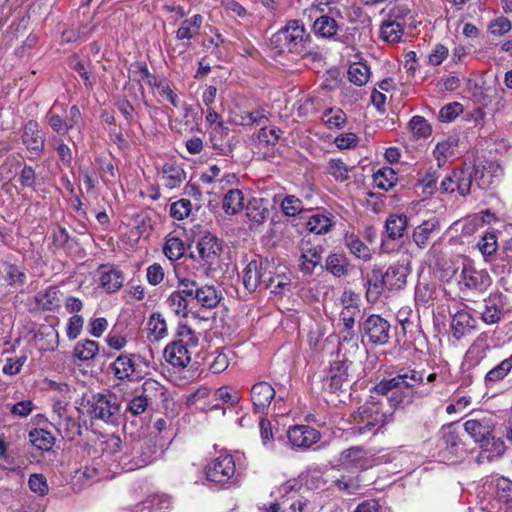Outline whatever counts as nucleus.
<instances>
[{
	"label": "nucleus",
	"instance_id": "nucleus-1",
	"mask_svg": "<svg viewBox=\"0 0 512 512\" xmlns=\"http://www.w3.org/2000/svg\"><path fill=\"white\" fill-rule=\"evenodd\" d=\"M399 382L400 391H394L388 397L391 407H398L403 402L413 403L428 397L432 393L431 387H424L425 370L401 369L396 375Z\"/></svg>",
	"mask_w": 512,
	"mask_h": 512
},
{
	"label": "nucleus",
	"instance_id": "nucleus-2",
	"mask_svg": "<svg viewBox=\"0 0 512 512\" xmlns=\"http://www.w3.org/2000/svg\"><path fill=\"white\" fill-rule=\"evenodd\" d=\"M310 35L306 32L304 24L300 20H290L270 39L272 50L277 54L294 53L306 55L307 43Z\"/></svg>",
	"mask_w": 512,
	"mask_h": 512
},
{
	"label": "nucleus",
	"instance_id": "nucleus-3",
	"mask_svg": "<svg viewBox=\"0 0 512 512\" xmlns=\"http://www.w3.org/2000/svg\"><path fill=\"white\" fill-rule=\"evenodd\" d=\"M354 423L351 434L354 436L371 437L393 420V413L381 411V403L377 401L366 402L353 416Z\"/></svg>",
	"mask_w": 512,
	"mask_h": 512
},
{
	"label": "nucleus",
	"instance_id": "nucleus-4",
	"mask_svg": "<svg viewBox=\"0 0 512 512\" xmlns=\"http://www.w3.org/2000/svg\"><path fill=\"white\" fill-rule=\"evenodd\" d=\"M206 479L221 487L238 485L240 474L236 471L235 460L230 454H221L205 468Z\"/></svg>",
	"mask_w": 512,
	"mask_h": 512
},
{
	"label": "nucleus",
	"instance_id": "nucleus-5",
	"mask_svg": "<svg viewBox=\"0 0 512 512\" xmlns=\"http://www.w3.org/2000/svg\"><path fill=\"white\" fill-rule=\"evenodd\" d=\"M81 405L92 419L106 423H115L121 413V405L113 394H93Z\"/></svg>",
	"mask_w": 512,
	"mask_h": 512
},
{
	"label": "nucleus",
	"instance_id": "nucleus-6",
	"mask_svg": "<svg viewBox=\"0 0 512 512\" xmlns=\"http://www.w3.org/2000/svg\"><path fill=\"white\" fill-rule=\"evenodd\" d=\"M362 343L372 346H384L389 343L391 325L378 314H370L359 321Z\"/></svg>",
	"mask_w": 512,
	"mask_h": 512
},
{
	"label": "nucleus",
	"instance_id": "nucleus-7",
	"mask_svg": "<svg viewBox=\"0 0 512 512\" xmlns=\"http://www.w3.org/2000/svg\"><path fill=\"white\" fill-rule=\"evenodd\" d=\"M148 362L139 354L122 353L112 363V371L118 380L139 381L143 378Z\"/></svg>",
	"mask_w": 512,
	"mask_h": 512
},
{
	"label": "nucleus",
	"instance_id": "nucleus-8",
	"mask_svg": "<svg viewBox=\"0 0 512 512\" xmlns=\"http://www.w3.org/2000/svg\"><path fill=\"white\" fill-rule=\"evenodd\" d=\"M274 264L267 259L251 261L243 271V284L247 291L255 292L257 288H264L269 274L273 273Z\"/></svg>",
	"mask_w": 512,
	"mask_h": 512
},
{
	"label": "nucleus",
	"instance_id": "nucleus-9",
	"mask_svg": "<svg viewBox=\"0 0 512 512\" xmlns=\"http://www.w3.org/2000/svg\"><path fill=\"white\" fill-rule=\"evenodd\" d=\"M202 24L203 17L200 14H195L192 17L183 20L176 31V39L183 43L177 46L167 44V52L170 55H174L176 53L180 55L185 53L187 48L191 45L190 41L199 35Z\"/></svg>",
	"mask_w": 512,
	"mask_h": 512
},
{
	"label": "nucleus",
	"instance_id": "nucleus-10",
	"mask_svg": "<svg viewBox=\"0 0 512 512\" xmlns=\"http://www.w3.org/2000/svg\"><path fill=\"white\" fill-rule=\"evenodd\" d=\"M189 291L192 292V302L203 308L213 309L223 298L222 292L213 284H202L194 278L185 277Z\"/></svg>",
	"mask_w": 512,
	"mask_h": 512
},
{
	"label": "nucleus",
	"instance_id": "nucleus-11",
	"mask_svg": "<svg viewBox=\"0 0 512 512\" xmlns=\"http://www.w3.org/2000/svg\"><path fill=\"white\" fill-rule=\"evenodd\" d=\"M486 509L488 512H508L512 509V481L504 477L494 480L493 496Z\"/></svg>",
	"mask_w": 512,
	"mask_h": 512
},
{
	"label": "nucleus",
	"instance_id": "nucleus-12",
	"mask_svg": "<svg viewBox=\"0 0 512 512\" xmlns=\"http://www.w3.org/2000/svg\"><path fill=\"white\" fill-rule=\"evenodd\" d=\"M351 365L352 362L348 359L334 361L330 366L328 376L324 380V388L335 393L349 386L352 381V376L349 373Z\"/></svg>",
	"mask_w": 512,
	"mask_h": 512
},
{
	"label": "nucleus",
	"instance_id": "nucleus-13",
	"mask_svg": "<svg viewBox=\"0 0 512 512\" xmlns=\"http://www.w3.org/2000/svg\"><path fill=\"white\" fill-rule=\"evenodd\" d=\"M438 447L440 454L447 461L454 462L458 458H462L464 455V445L459 434L448 427L442 430L441 437L438 441Z\"/></svg>",
	"mask_w": 512,
	"mask_h": 512
},
{
	"label": "nucleus",
	"instance_id": "nucleus-14",
	"mask_svg": "<svg viewBox=\"0 0 512 512\" xmlns=\"http://www.w3.org/2000/svg\"><path fill=\"white\" fill-rule=\"evenodd\" d=\"M459 284L461 291L466 289L482 292L490 286L491 278L485 270H477L473 266L464 265Z\"/></svg>",
	"mask_w": 512,
	"mask_h": 512
},
{
	"label": "nucleus",
	"instance_id": "nucleus-15",
	"mask_svg": "<svg viewBox=\"0 0 512 512\" xmlns=\"http://www.w3.org/2000/svg\"><path fill=\"white\" fill-rule=\"evenodd\" d=\"M367 469V451L361 446H353L343 450L339 456V471H355L361 473Z\"/></svg>",
	"mask_w": 512,
	"mask_h": 512
},
{
	"label": "nucleus",
	"instance_id": "nucleus-16",
	"mask_svg": "<svg viewBox=\"0 0 512 512\" xmlns=\"http://www.w3.org/2000/svg\"><path fill=\"white\" fill-rule=\"evenodd\" d=\"M191 302L192 292L189 291L186 278H180L177 289L168 296L166 304L177 316L186 317Z\"/></svg>",
	"mask_w": 512,
	"mask_h": 512
},
{
	"label": "nucleus",
	"instance_id": "nucleus-17",
	"mask_svg": "<svg viewBox=\"0 0 512 512\" xmlns=\"http://www.w3.org/2000/svg\"><path fill=\"white\" fill-rule=\"evenodd\" d=\"M292 448L308 449L320 440V432L308 425H295L287 431Z\"/></svg>",
	"mask_w": 512,
	"mask_h": 512
},
{
	"label": "nucleus",
	"instance_id": "nucleus-18",
	"mask_svg": "<svg viewBox=\"0 0 512 512\" xmlns=\"http://www.w3.org/2000/svg\"><path fill=\"white\" fill-rule=\"evenodd\" d=\"M22 142L27 150L34 156L39 157L44 151L45 135L35 120H29L23 127Z\"/></svg>",
	"mask_w": 512,
	"mask_h": 512
},
{
	"label": "nucleus",
	"instance_id": "nucleus-19",
	"mask_svg": "<svg viewBox=\"0 0 512 512\" xmlns=\"http://www.w3.org/2000/svg\"><path fill=\"white\" fill-rule=\"evenodd\" d=\"M124 273L115 266L101 265L98 269V284L107 294L119 291L124 284Z\"/></svg>",
	"mask_w": 512,
	"mask_h": 512
},
{
	"label": "nucleus",
	"instance_id": "nucleus-20",
	"mask_svg": "<svg viewBox=\"0 0 512 512\" xmlns=\"http://www.w3.org/2000/svg\"><path fill=\"white\" fill-rule=\"evenodd\" d=\"M342 19V10H329L328 15L317 16L313 25L315 34L322 38H333L338 31V21Z\"/></svg>",
	"mask_w": 512,
	"mask_h": 512
},
{
	"label": "nucleus",
	"instance_id": "nucleus-21",
	"mask_svg": "<svg viewBox=\"0 0 512 512\" xmlns=\"http://www.w3.org/2000/svg\"><path fill=\"white\" fill-rule=\"evenodd\" d=\"M275 389L265 381L254 384L251 388V401L257 413L265 414L271 401L275 398Z\"/></svg>",
	"mask_w": 512,
	"mask_h": 512
},
{
	"label": "nucleus",
	"instance_id": "nucleus-22",
	"mask_svg": "<svg viewBox=\"0 0 512 512\" xmlns=\"http://www.w3.org/2000/svg\"><path fill=\"white\" fill-rule=\"evenodd\" d=\"M465 431L474 439L475 442L482 446L490 439L493 433V420L490 417L481 419H470L464 423Z\"/></svg>",
	"mask_w": 512,
	"mask_h": 512
},
{
	"label": "nucleus",
	"instance_id": "nucleus-23",
	"mask_svg": "<svg viewBox=\"0 0 512 512\" xmlns=\"http://www.w3.org/2000/svg\"><path fill=\"white\" fill-rule=\"evenodd\" d=\"M410 273L409 262H397L390 265L384 274L386 288L390 291L400 290L406 285L407 276Z\"/></svg>",
	"mask_w": 512,
	"mask_h": 512
},
{
	"label": "nucleus",
	"instance_id": "nucleus-24",
	"mask_svg": "<svg viewBox=\"0 0 512 512\" xmlns=\"http://www.w3.org/2000/svg\"><path fill=\"white\" fill-rule=\"evenodd\" d=\"M196 249L199 258L205 261L206 264L212 265L220 256L222 245L216 236L212 234H206L199 239L196 245Z\"/></svg>",
	"mask_w": 512,
	"mask_h": 512
},
{
	"label": "nucleus",
	"instance_id": "nucleus-25",
	"mask_svg": "<svg viewBox=\"0 0 512 512\" xmlns=\"http://www.w3.org/2000/svg\"><path fill=\"white\" fill-rule=\"evenodd\" d=\"M189 349L185 344L173 341L165 347L164 358L174 368L183 369L191 361Z\"/></svg>",
	"mask_w": 512,
	"mask_h": 512
},
{
	"label": "nucleus",
	"instance_id": "nucleus-26",
	"mask_svg": "<svg viewBox=\"0 0 512 512\" xmlns=\"http://www.w3.org/2000/svg\"><path fill=\"white\" fill-rule=\"evenodd\" d=\"M440 230L441 224L439 218L432 217L423 221L421 224L414 228L412 239L417 247L424 249L428 245L430 238L433 235L439 233Z\"/></svg>",
	"mask_w": 512,
	"mask_h": 512
},
{
	"label": "nucleus",
	"instance_id": "nucleus-27",
	"mask_svg": "<svg viewBox=\"0 0 512 512\" xmlns=\"http://www.w3.org/2000/svg\"><path fill=\"white\" fill-rule=\"evenodd\" d=\"M476 326V319L465 310L457 311L452 316L450 324L452 336L457 340H460L464 336L470 334L476 329Z\"/></svg>",
	"mask_w": 512,
	"mask_h": 512
},
{
	"label": "nucleus",
	"instance_id": "nucleus-28",
	"mask_svg": "<svg viewBox=\"0 0 512 512\" xmlns=\"http://www.w3.org/2000/svg\"><path fill=\"white\" fill-rule=\"evenodd\" d=\"M26 282L25 272L15 264L0 260V285L11 287L23 286Z\"/></svg>",
	"mask_w": 512,
	"mask_h": 512
},
{
	"label": "nucleus",
	"instance_id": "nucleus-29",
	"mask_svg": "<svg viewBox=\"0 0 512 512\" xmlns=\"http://www.w3.org/2000/svg\"><path fill=\"white\" fill-rule=\"evenodd\" d=\"M365 286L367 287V300L372 303L376 302L386 288L383 271L379 268L372 269L367 274Z\"/></svg>",
	"mask_w": 512,
	"mask_h": 512
},
{
	"label": "nucleus",
	"instance_id": "nucleus-30",
	"mask_svg": "<svg viewBox=\"0 0 512 512\" xmlns=\"http://www.w3.org/2000/svg\"><path fill=\"white\" fill-rule=\"evenodd\" d=\"M138 393L143 399H147V404L150 407L166 400L165 387L151 378L144 381Z\"/></svg>",
	"mask_w": 512,
	"mask_h": 512
},
{
	"label": "nucleus",
	"instance_id": "nucleus-31",
	"mask_svg": "<svg viewBox=\"0 0 512 512\" xmlns=\"http://www.w3.org/2000/svg\"><path fill=\"white\" fill-rule=\"evenodd\" d=\"M186 179L184 169L175 163H166L162 167L161 181L168 189L178 188Z\"/></svg>",
	"mask_w": 512,
	"mask_h": 512
},
{
	"label": "nucleus",
	"instance_id": "nucleus-32",
	"mask_svg": "<svg viewBox=\"0 0 512 512\" xmlns=\"http://www.w3.org/2000/svg\"><path fill=\"white\" fill-rule=\"evenodd\" d=\"M348 474H341L332 481V486L338 491L353 495L361 488V476L355 471H347Z\"/></svg>",
	"mask_w": 512,
	"mask_h": 512
},
{
	"label": "nucleus",
	"instance_id": "nucleus-33",
	"mask_svg": "<svg viewBox=\"0 0 512 512\" xmlns=\"http://www.w3.org/2000/svg\"><path fill=\"white\" fill-rule=\"evenodd\" d=\"M323 248L320 245L302 249L299 268L305 274H311L315 267L321 262Z\"/></svg>",
	"mask_w": 512,
	"mask_h": 512
},
{
	"label": "nucleus",
	"instance_id": "nucleus-34",
	"mask_svg": "<svg viewBox=\"0 0 512 512\" xmlns=\"http://www.w3.org/2000/svg\"><path fill=\"white\" fill-rule=\"evenodd\" d=\"M228 135V128L224 126L223 122H218L214 127L210 142L214 150H217L220 155H228L233 150V145L229 140L223 137Z\"/></svg>",
	"mask_w": 512,
	"mask_h": 512
},
{
	"label": "nucleus",
	"instance_id": "nucleus-35",
	"mask_svg": "<svg viewBox=\"0 0 512 512\" xmlns=\"http://www.w3.org/2000/svg\"><path fill=\"white\" fill-rule=\"evenodd\" d=\"M34 299L43 310L53 311L60 307V291L55 286L37 292Z\"/></svg>",
	"mask_w": 512,
	"mask_h": 512
},
{
	"label": "nucleus",
	"instance_id": "nucleus-36",
	"mask_svg": "<svg viewBox=\"0 0 512 512\" xmlns=\"http://www.w3.org/2000/svg\"><path fill=\"white\" fill-rule=\"evenodd\" d=\"M408 226V217L405 214H391L386 219L385 229L388 238L397 240L403 237Z\"/></svg>",
	"mask_w": 512,
	"mask_h": 512
},
{
	"label": "nucleus",
	"instance_id": "nucleus-37",
	"mask_svg": "<svg viewBox=\"0 0 512 512\" xmlns=\"http://www.w3.org/2000/svg\"><path fill=\"white\" fill-rule=\"evenodd\" d=\"M269 215L267 203L263 199H252L246 206V216L254 224L264 223Z\"/></svg>",
	"mask_w": 512,
	"mask_h": 512
},
{
	"label": "nucleus",
	"instance_id": "nucleus-38",
	"mask_svg": "<svg viewBox=\"0 0 512 512\" xmlns=\"http://www.w3.org/2000/svg\"><path fill=\"white\" fill-rule=\"evenodd\" d=\"M512 371L511 366L503 359L496 366L491 368L484 377V385L488 390L495 388Z\"/></svg>",
	"mask_w": 512,
	"mask_h": 512
},
{
	"label": "nucleus",
	"instance_id": "nucleus-39",
	"mask_svg": "<svg viewBox=\"0 0 512 512\" xmlns=\"http://www.w3.org/2000/svg\"><path fill=\"white\" fill-rule=\"evenodd\" d=\"M458 146V139L454 136L447 138L446 140L439 142L434 151L433 155L437 160L438 167L441 168L445 165L448 158L454 155V152Z\"/></svg>",
	"mask_w": 512,
	"mask_h": 512
},
{
	"label": "nucleus",
	"instance_id": "nucleus-40",
	"mask_svg": "<svg viewBox=\"0 0 512 512\" xmlns=\"http://www.w3.org/2000/svg\"><path fill=\"white\" fill-rule=\"evenodd\" d=\"M344 245L355 257L364 261L370 260L371 251L369 247L355 234H346L344 237Z\"/></svg>",
	"mask_w": 512,
	"mask_h": 512
},
{
	"label": "nucleus",
	"instance_id": "nucleus-41",
	"mask_svg": "<svg viewBox=\"0 0 512 512\" xmlns=\"http://www.w3.org/2000/svg\"><path fill=\"white\" fill-rule=\"evenodd\" d=\"M244 207V196L241 190L231 189L229 190L222 203V208L226 214L235 215L239 213Z\"/></svg>",
	"mask_w": 512,
	"mask_h": 512
},
{
	"label": "nucleus",
	"instance_id": "nucleus-42",
	"mask_svg": "<svg viewBox=\"0 0 512 512\" xmlns=\"http://www.w3.org/2000/svg\"><path fill=\"white\" fill-rule=\"evenodd\" d=\"M29 440L33 446L42 451L51 450L55 443L52 433L41 428L31 430L29 432Z\"/></svg>",
	"mask_w": 512,
	"mask_h": 512
},
{
	"label": "nucleus",
	"instance_id": "nucleus-43",
	"mask_svg": "<svg viewBox=\"0 0 512 512\" xmlns=\"http://www.w3.org/2000/svg\"><path fill=\"white\" fill-rule=\"evenodd\" d=\"M150 337L159 341L167 336V324L163 315L159 312L152 313L147 322Z\"/></svg>",
	"mask_w": 512,
	"mask_h": 512
},
{
	"label": "nucleus",
	"instance_id": "nucleus-44",
	"mask_svg": "<svg viewBox=\"0 0 512 512\" xmlns=\"http://www.w3.org/2000/svg\"><path fill=\"white\" fill-rule=\"evenodd\" d=\"M404 34V27L385 19L380 26V38L387 43H398Z\"/></svg>",
	"mask_w": 512,
	"mask_h": 512
},
{
	"label": "nucleus",
	"instance_id": "nucleus-45",
	"mask_svg": "<svg viewBox=\"0 0 512 512\" xmlns=\"http://www.w3.org/2000/svg\"><path fill=\"white\" fill-rule=\"evenodd\" d=\"M348 79L357 86L365 85L370 77V68L366 63L355 62L348 68Z\"/></svg>",
	"mask_w": 512,
	"mask_h": 512
},
{
	"label": "nucleus",
	"instance_id": "nucleus-46",
	"mask_svg": "<svg viewBox=\"0 0 512 512\" xmlns=\"http://www.w3.org/2000/svg\"><path fill=\"white\" fill-rule=\"evenodd\" d=\"M98 351V343L94 340L86 339L83 341H79L75 345L73 355L80 361H89L98 354Z\"/></svg>",
	"mask_w": 512,
	"mask_h": 512
},
{
	"label": "nucleus",
	"instance_id": "nucleus-47",
	"mask_svg": "<svg viewBox=\"0 0 512 512\" xmlns=\"http://www.w3.org/2000/svg\"><path fill=\"white\" fill-rule=\"evenodd\" d=\"M478 170L474 167H467L456 170L457 191L461 196H467L471 192L473 177L477 175Z\"/></svg>",
	"mask_w": 512,
	"mask_h": 512
},
{
	"label": "nucleus",
	"instance_id": "nucleus-48",
	"mask_svg": "<svg viewBox=\"0 0 512 512\" xmlns=\"http://www.w3.org/2000/svg\"><path fill=\"white\" fill-rule=\"evenodd\" d=\"M484 443L481 447L483 449L479 456V459H487L491 461L494 457H500L505 452V444L500 438H495L493 433L490 439Z\"/></svg>",
	"mask_w": 512,
	"mask_h": 512
},
{
	"label": "nucleus",
	"instance_id": "nucleus-49",
	"mask_svg": "<svg viewBox=\"0 0 512 512\" xmlns=\"http://www.w3.org/2000/svg\"><path fill=\"white\" fill-rule=\"evenodd\" d=\"M290 285V277L285 274H277L274 269L273 273L269 274L264 289H270L274 294H283Z\"/></svg>",
	"mask_w": 512,
	"mask_h": 512
},
{
	"label": "nucleus",
	"instance_id": "nucleus-50",
	"mask_svg": "<svg viewBox=\"0 0 512 512\" xmlns=\"http://www.w3.org/2000/svg\"><path fill=\"white\" fill-rule=\"evenodd\" d=\"M163 252L170 261H176L184 255L185 244L180 238L169 235L166 238Z\"/></svg>",
	"mask_w": 512,
	"mask_h": 512
},
{
	"label": "nucleus",
	"instance_id": "nucleus-51",
	"mask_svg": "<svg viewBox=\"0 0 512 512\" xmlns=\"http://www.w3.org/2000/svg\"><path fill=\"white\" fill-rule=\"evenodd\" d=\"M307 229L315 234L327 233L332 227V221L324 214H314L307 221Z\"/></svg>",
	"mask_w": 512,
	"mask_h": 512
},
{
	"label": "nucleus",
	"instance_id": "nucleus-52",
	"mask_svg": "<svg viewBox=\"0 0 512 512\" xmlns=\"http://www.w3.org/2000/svg\"><path fill=\"white\" fill-rule=\"evenodd\" d=\"M477 246L486 260L494 256L499 247L496 234L494 232L485 233L479 240Z\"/></svg>",
	"mask_w": 512,
	"mask_h": 512
},
{
	"label": "nucleus",
	"instance_id": "nucleus-53",
	"mask_svg": "<svg viewBox=\"0 0 512 512\" xmlns=\"http://www.w3.org/2000/svg\"><path fill=\"white\" fill-rule=\"evenodd\" d=\"M126 407L124 410V415L130 414L131 416H139L142 415L148 407L147 399H143L142 396L137 392L131 398H125Z\"/></svg>",
	"mask_w": 512,
	"mask_h": 512
},
{
	"label": "nucleus",
	"instance_id": "nucleus-54",
	"mask_svg": "<svg viewBox=\"0 0 512 512\" xmlns=\"http://www.w3.org/2000/svg\"><path fill=\"white\" fill-rule=\"evenodd\" d=\"M489 223L490 220L486 219L484 216H481V214L469 215L462 221L461 232L465 236H470L473 235L484 224Z\"/></svg>",
	"mask_w": 512,
	"mask_h": 512
},
{
	"label": "nucleus",
	"instance_id": "nucleus-55",
	"mask_svg": "<svg viewBox=\"0 0 512 512\" xmlns=\"http://www.w3.org/2000/svg\"><path fill=\"white\" fill-rule=\"evenodd\" d=\"M397 180V174L392 168H382L375 174V182L377 186L385 191L393 188Z\"/></svg>",
	"mask_w": 512,
	"mask_h": 512
},
{
	"label": "nucleus",
	"instance_id": "nucleus-56",
	"mask_svg": "<svg viewBox=\"0 0 512 512\" xmlns=\"http://www.w3.org/2000/svg\"><path fill=\"white\" fill-rule=\"evenodd\" d=\"M153 461L151 455H141L130 458L129 455H122L119 463L125 471H132L147 466Z\"/></svg>",
	"mask_w": 512,
	"mask_h": 512
},
{
	"label": "nucleus",
	"instance_id": "nucleus-57",
	"mask_svg": "<svg viewBox=\"0 0 512 512\" xmlns=\"http://www.w3.org/2000/svg\"><path fill=\"white\" fill-rule=\"evenodd\" d=\"M409 127L416 138H426L432 132L428 121L419 115L412 117V119L409 121Z\"/></svg>",
	"mask_w": 512,
	"mask_h": 512
},
{
	"label": "nucleus",
	"instance_id": "nucleus-58",
	"mask_svg": "<svg viewBox=\"0 0 512 512\" xmlns=\"http://www.w3.org/2000/svg\"><path fill=\"white\" fill-rule=\"evenodd\" d=\"M328 173L336 181H346L349 178V169L347 165L339 158L331 159L327 166Z\"/></svg>",
	"mask_w": 512,
	"mask_h": 512
},
{
	"label": "nucleus",
	"instance_id": "nucleus-59",
	"mask_svg": "<svg viewBox=\"0 0 512 512\" xmlns=\"http://www.w3.org/2000/svg\"><path fill=\"white\" fill-rule=\"evenodd\" d=\"M177 337L176 342H181V344H185L188 348H194L198 345L199 338L194 330H192L189 326L181 324L177 328Z\"/></svg>",
	"mask_w": 512,
	"mask_h": 512
},
{
	"label": "nucleus",
	"instance_id": "nucleus-60",
	"mask_svg": "<svg viewBox=\"0 0 512 512\" xmlns=\"http://www.w3.org/2000/svg\"><path fill=\"white\" fill-rule=\"evenodd\" d=\"M304 209L302 201L294 195H287L281 202L282 212L289 217L296 216Z\"/></svg>",
	"mask_w": 512,
	"mask_h": 512
},
{
	"label": "nucleus",
	"instance_id": "nucleus-61",
	"mask_svg": "<svg viewBox=\"0 0 512 512\" xmlns=\"http://www.w3.org/2000/svg\"><path fill=\"white\" fill-rule=\"evenodd\" d=\"M502 318V308L491 301L486 302L485 309L481 312V319L485 324L493 325Z\"/></svg>",
	"mask_w": 512,
	"mask_h": 512
},
{
	"label": "nucleus",
	"instance_id": "nucleus-62",
	"mask_svg": "<svg viewBox=\"0 0 512 512\" xmlns=\"http://www.w3.org/2000/svg\"><path fill=\"white\" fill-rule=\"evenodd\" d=\"M191 209V201L183 198L171 204L170 215L176 220H183L189 216Z\"/></svg>",
	"mask_w": 512,
	"mask_h": 512
},
{
	"label": "nucleus",
	"instance_id": "nucleus-63",
	"mask_svg": "<svg viewBox=\"0 0 512 512\" xmlns=\"http://www.w3.org/2000/svg\"><path fill=\"white\" fill-rule=\"evenodd\" d=\"M409 14L410 9L407 5L396 4L390 9L387 19L393 23L401 24L402 27H405Z\"/></svg>",
	"mask_w": 512,
	"mask_h": 512
},
{
	"label": "nucleus",
	"instance_id": "nucleus-64",
	"mask_svg": "<svg viewBox=\"0 0 512 512\" xmlns=\"http://www.w3.org/2000/svg\"><path fill=\"white\" fill-rule=\"evenodd\" d=\"M326 269L334 276H341L346 273L345 258L340 254H331L326 259Z\"/></svg>",
	"mask_w": 512,
	"mask_h": 512
}]
</instances>
